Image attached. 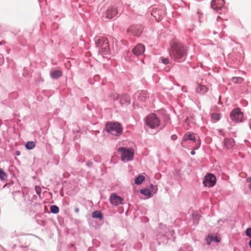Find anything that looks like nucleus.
I'll use <instances>...</instances> for the list:
<instances>
[{"instance_id": "nucleus-24", "label": "nucleus", "mask_w": 251, "mask_h": 251, "mask_svg": "<svg viewBox=\"0 0 251 251\" xmlns=\"http://www.w3.org/2000/svg\"><path fill=\"white\" fill-rule=\"evenodd\" d=\"M140 193L141 194H143L145 195L146 196L150 197L151 195V193L149 189H141L140 190Z\"/></svg>"}, {"instance_id": "nucleus-21", "label": "nucleus", "mask_w": 251, "mask_h": 251, "mask_svg": "<svg viewBox=\"0 0 251 251\" xmlns=\"http://www.w3.org/2000/svg\"><path fill=\"white\" fill-rule=\"evenodd\" d=\"M50 211L54 214H57L59 212V209L58 206L55 205H51L50 207Z\"/></svg>"}, {"instance_id": "nucleus-28", "label": "nucleus", "mask_w": 251, "mask_h": 251, "mask_svg": "<svg viewBox=\"0 0 251 251\" xmlns=\"http://www.w3.org/2000/svg\"><path fill=\"white\" fill-rule=\"evenodd\" d=\"M246 234L247 236L251 238V228H248L246 229Z\"/></svg>"}, {"instance_id": "nucleus-26", "label": "nucleus", "mask_w": 251, "mask_h": 251, "mask_svg": "<svg viewBox=\"0 0 251 251\" xmlns=\"http://www.w3.org/2000/svg\"><path fill=\"white\" fill-rule=\"evenodd\" d=\"M211 117L213 119L217 121L220 118V114L219 113H213L211 114Z\"/></svg>"}, {"instance_id": "nucleus-10", "label": "nucleus", "mask_w": 251, "mask_h": 251, "mask_svg": "<svg viewBox=\"0 0 251 251\" xmlns=\"http://www.w3.org/2000/svg\"><path fill=\"white\" fill-rule=\"evenodd\" d=\"M224 4V0H213L211 3L212 8L215 10H221Z\"/></svg>"}, {"instance_id": "nucleus-11", "label": "nucleus", "mask_w": 251, "mask_h": 251, "mask_svg": "<svg viewBox=\"0 0 251 251\" xmlns=\"http://www.w3.org/2000/svg\"><path fill=\"white\" fill-rule=\"evenodd\" d=\"M109 200L111 204L117 206L122 204L123 199L115 194H112L110 197Z\"/></svg>"}, {"instance_id": "nucleus-34", "label": "nucleus", "mask_w": 251, "mask_h": 251, "mask_svg": "<svg viewBox=\"0 0 251 251\" xmlns=\"http://www.w3.org/2000/svg\"><path fill=\"white\" fill-rule=\"evenodd\" d=\"M247 181L248 182H250L251 181V177H248L247 179Z\"/></svg>"}, {"instance_id": "nucleus-6", "label": "nucleus", "mask_w": 251, "mask_h": 251, "mask_svg": "<svg viewBox=\"0 0 251 251\" xmlns=\"http://www.w3.org/2000/svg\"><path fill=\"white\" fill-rule=\"evenodd\" d=\"M230 116L232 121L235 122H241L243 118V113L241 112L239 108H237L231 111Z\"/></svg>"}, {"instance_id": "nucleus-38", "label": "nucleus", "mask_w": 251, "mask_h": 251, "mask_svg": "<svg viewBox=\"0 0 251 251\" xmlns=\"http://www.w3.org/2000/svg\"><path fill=\"white\" fill-rule=\"evenodd\" d=\"M249 187H250V189L251 190V184L250 185Z\"/></svg>"}, {"instance_id": "nucleus-15", "label": "nucleus", "mask_w": 251, "mask_h": 251, "mask_svg": "<svg viewBox=\"0 0 251 251\" xmlns=\"http://www.w3.org/2000/svg\"><path fill=\"white\" fill-rule=\"evenodd\" d=\"M62 73L59 70H52L50 72V75L51 78L56 79L60 77Z\"/></svg>"}, {"instance_id": "nucleus-13", "label": "nucleus", "mask_w": 251, "mask_h": 251, "mask_svg": "<svg viewBox=\"0 0 251 251\" xmlns=\"http://www.w3.org/2000/svg\"><path fill=\"white\" fill-rule=\"evenodd\" d=\"M188 140H192L195 141L196 140L195 135L194 133H191L190 132L186 133L183 136L182 140L181 141L182 146H183V142H186Z\"/></svg>"}, {"instance_id": "nucleus-16", "label": "nucleus", "mask_w": 251, "mask_h": 251, "mask_svg": "<svg viewBox=\"0 0 251 251\" xmlns=\"http://www.w3.org/2000/svg\"><path fill=\"white\" fill-rule=\"evenodd\" d=\"M208 90V88L204 85H201L200 84H198V86L197 88V92L202 94H204Z\"/></svg>"}, {"instance_id": "nucleus-22", "label": "nucleus", "mask_w": 251, "mask_h": 251, "mask_svg": "<svg viewBox=\"0 0 251 251\" xmlns=\"http://www.w3.org/2000/svg\"><path fill=\"white\" fill-rule=\"evenodd\" d=\"M0 178L2 180H5L7 178L6 173L0 168Z\"/></svg>"}, {"instance_id": "nucleus-12", "label": "nucleus", "mask_w": 251, "mask_h": 251, "mask_svg": "<svg viewBox=\"0 0 251 251\" xmlns=\"http://www.w3.org/2000/svg\"><path fill=\"white\" fill-rule=\"evenodd\" d=\"M145 47L141 44H139L136 46L132 50V52L136 56L142 55L145 51Z\"/></svg>"}, {"instance_id": "nucleus-18", "label": "nucleus", "mask_w": 251, "mask_h": 251, "mask_svg": "<svg viewBox=\"0 0 251 251\" xmlns=\"http://www.w3.org/2000/svg\"><path fill=\"white\" fill-rule=\"evenodd\" d=\"M145 177L142 175L139 176L135 179V183L139 185L141 184L145 180Z\"/></svg>"}, {"instance_id": "nucleus-7", "label": "nucleus", "mask_w": 251, "mask_h": 251, "mask_svg": "<svg viewBox=\"0 0 251 251\" xmlns=\"http://www.w3.org/2000/svg\"><path fill=\"white\" fill-rule=\"evenodd\" d=\"M216 183V177L211 174H208L205 176L203 182L204 185L206 187H213Z\"/></svg>"}, {"instance_id": "nucleus-29", "label": "nucleus", "mask_w": 251, "mask_h": 251, "mask_svg": "<svg viewBox=\"0 0 251 251\" xmlns=\"http://www.w3.org/2000/svg\"><path fill=\"white\" fill-rule=\"evenodd\" d=\"M162 62L163 64L166 65L169 63V60L167 58H162Z\"/></svg>"}, {"instance_id": "nucleus-32", "label": "nucleus", "mask_w": 251, "mask_h": 251, "mask_svg": "<svg viewBox=\"0 0 251 251\" xmlns=\"http://www.w3.org/2000/svg\"><path fill=\"white\" fill-rule=\"evenodd\" d=\"M171 139L173 140H176L177 139V136L175 134L172 135Z\"/></svg>"}, {"instance_id": "nucleus-20", "label": "nucleus", "mask_w": 251, "mask_h": 251, "mask_svg": "<svg viewBox=\"0 0 251 251\" xmlns=\"http://www.w3.org/2000/svg\"><path fill=\"white\" fill-rule=\"evenodd\" d=\"M92 217L94 218H99L101 219L102 218V214L99 211H95L92 213Z\"/></svg>"}, {"instance_id": "nucleus-2", "label": "nucleus", "mask_w": 251, "mask_h": 251, "mask_svg": "<svg viewBox=\"0 0 251 251\" xmlns=\"http://www.w3.org/2000/svg\"><path fill=\"white\" fill-rule=\"evenodd\" d=\"M105 130L112 135L119 136L122 132V127L118 123H109L106 124Z\"/></svg>"}, {"instance_id": "nucleus-4", "label": "nucleus", "mask_w": 251, "mask_h": 251, "mask_svg": "<svg viewBox=\"0 0 251 251\" xmlns=\"http://www.w3.org/2000/svg\"><path fill=\"white\" fill-rule=\"evenodd\" d=\"M146 125L151 128H155L160 124V120L154 114L148 115L146 118Z\"/></svg>"}, {"instance_id": "nucleus-27", "label": "nucleus", "mask_w": 251, "mask_h": 251, "mask_svg": "<svg viewBox=\"0 0 251 251\" xmlns=\"http://www.w3.org/2000/svg\"><path fill=\"white\" fill-rule=\"evenodd\" d=\"M209 238H210L212 241H215L216 242H219L220 241V238H219L217 236H212L211 235H209Z\"/></svg>"}, {"instance_id": "nucleus-31", "label": "nucleus", "mask_w": 251, "mask_h": 251, "mask_svg": "<svg viewBox=\"0 0 251 251\" xmlns=\"http://www.w3.org/2000/svg\"><path fill=\"white\" fill-rule=\"evenodd\" d=\"M206 243L207 244L210 245L211 242L212 241V240L210 238H209V235L208 236V237L206 239Z\"/></svg>"}, {"instance_id": "nucleus-36", "label": "nucleus", "mask_w": 251, "mask_h": 251, "mask_svg": "<svg viewBox=\"0 0 251 251\" xmlns=\"http://www.w3.org/2000/svg\"><path fill=\"white\" fill-rule=\"evenodd\" d=\"M191 154H192V155H194L195 154V152L194 151H192L191 152Z\"/></svg>"}, {"instance_id": "nucleus-30", "label": "nucleus", "mask_w": 251, "mask_h": 251, "mask_svg": "<svg viewBox=\"0 0 251 251\" xmlns=\"http://www.w3.org/2000/svg\"><path fill=\"white\" fill-rule=\"evenodd\" d=\"M35 190L37 192V193L39 195L41 192V188L39 186H36L35 187Z\"/></svg>"}, {"instance_id": "nucleus-25", "label": "nucleus", "mask_w": 251, "mask_h": 251, "mask_svg": "<svg viewBox=\"0 0 251 251\" xmlns=\"http://www.w3.org/2000/svg\"><path fill=\"white\" fill-rule=\"evenodd\" d=\"M147 96L145 93H141L140 94L138 99L141 101H145L146 99Z\"/></svg>"}, {"instance_id": "nucleus-5", "label": "nucleus", "mask_w": 251, "mask_h": 251, "mask_svg": "<svg viewBox=\"0 0 251 251\" xmlns=\"http://www.w3.org/2000/svg\"><path fill=\"white\" fill-rule=\"evenodd\" d=\"M97 46L99 48V51L101 52H107L109 50V42L107 38L100 37L97 41Z\"/></svg>"}, {"instance_id": "nucleus-23", "label": "nucleus", "mask_w": 251, "mask_h": 251, "mask_svg": "<svg viewBox=\"0 0 251 251\" xmlns=\"http://www.w3.org/2000/svg\"><path fill=\"white\" fill-rule=\"evenodd\" d=\"M231 80L235 83H241L243 81V79L241 77H233Z\"/></svg>"}, {"instance_id": "nucleus-1", "label": "nucleus", "mask_w": 251, "mask_h": 251, "mask_svg": "<svg viewBox=\"0 0 251 251\" xmlns=\"http://www.w3.org/2000/svg\"><path fill=\"white\" fill-rule=\"evenodd\" d=\"M187 48L180 43H175L172 46L171 56L175 60H183L187 54Z\"/></svg>"}, {"instance_id": "nucleus-37", "label": "nucleus", "mask_w": 251, "mask_h": 251, "mask_svg": "<svg viewBox=\"0 0 251 251\" xmlns=\"http://www.w3.org/2000/svg\"><path fill=\"white\" fill-rule=\"evenodd\" d=\"M249 245L250 247L251 248V239L250 240V241L249 242Z\"/></svg>"}, {"instance_id": "nucleus-33", "label": "nucleus", "mask_w": 251, "mask_h": 251, "mask_svg": "<svg viewBox=\"0 0 251 251\" xmlns=\"http://www.w3.org/2000/svg\"><path fill=\"white\" fill-rule=\"evenodd\" d=\"M79 209L78 208H75V211L76 212V213H78L79 212Z\"/></svg>"}, {"instance_id": "nucleus-8", "label": "nucleus", "mask_w": 251, "mask_h": 251, "mask_svg": "<svg viewBox=\"0 0 251 251\" xmlns=\"http://www.w3.org/2000/svg\"><path fill=\"white\" fill-rule=\"evenodd\" d=\"M118 14V9L114 6L108 7L105 12L103 16L108 19H111L114 18Z\"/></svg>"}, {"instance_id": "nucleus-17", "label": "nucleus", "mask_w": 251, "mask_h": 251, "mask_svg": "<svg viewBox=\"0 0 251 251\" xmlns=\"http://www.w3.org/2000/svg\"><path fill=\"white\" fill-rule=\"evenodd\" d=\"M135 28V26H131L127 29V32H131L135 36H140L142 32L141 30H138L137 31H136Z\"/></svg>"}, {"instance_id": "nucleus-19", "label": "nucleus", "mask_w": 251, "mask_h": 251, "mask_svg": "<svg viewBox=\"0 0 251 251\" xmlns=\"http://www.w3.org/2000/svg\"><path fill=\"white\" fill-rule=\"evenodd\" d=\"M35 147V143L34 142L29 141L25 144V147L28 150H32Z\"/></svg>"}, {"instance_id": "nucleus-9", "label": "nucleus", "mask_w": 251, "mask_h": 251, "mask_svg": "<svg viewBox=\"0 0 251 251\" xmlns=\"http://www.w3.org/2000/svg\"><path fill=\"white\" fill-rule=\"evenodd\" d=\"M151 14L157 21H160L165 16V13L163 10L156 8L152 10Z\"/></svg>"}, {"instance_id": "nucleus-35", "label": "nucleus", "mask_w": 251, "mask_h": 251, "mask_svg": "<svg viewBox=\"0 0 251 251\" xmlns=\"http://www.w3.org/2000/svg\"><path fill=\"white\" fill-rule=\"evenodd\" d=\"M16 153V155H19L20 154V152L19 151H17Z\"/></svg>"}, {"instance_id": "nucleus-3", "label": "nucleus", "mask_w": 251, "mask_h": 251, "mask_svg": "<svg viewBox=\"0 0 251 251\" xmlns=\"http://www.w3.org/2000/svg\"><path fill=\"white\" fill-rule=\"evenodd\" d=\"M118 151L120 152L123 161H130L132 160L134 155V150L132 149H126L120 147L118 149Z\"/></svg>"}, {"instance_id": "nucleus-14", "label": "nucleus", "mask_w": 251, "mask_h": 251, "mask_svg": "<svg viewBox=\"0 0 251 251\" xmlns=\"http://www.w3.org/2000/svg\"><path fill=\"white\" fill-rule=\"evenodd\" d=\"M224 145L226 149H231L235 145V142L232 138H226L224 140Z\"/></svg>"}]
</instances>
